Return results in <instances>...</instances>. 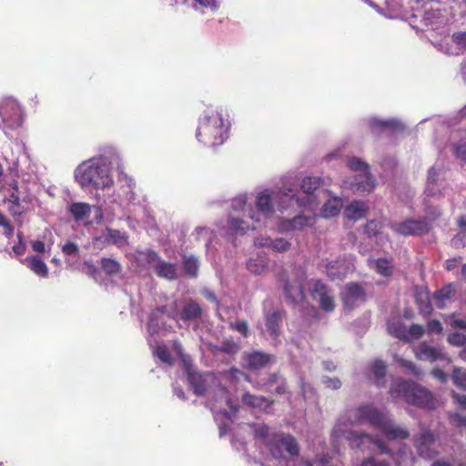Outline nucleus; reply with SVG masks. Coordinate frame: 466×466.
Here are the masks:
<instances>
[{
  "instance_id": "nucleus-1",
  "label": "nucleus",
  "mask_w": 466,
  "mask_h": 466,
  "mask_svg": "<svg viewBox=\"0 0 466 466\" xmlns=\"http://www.w3.org/2000/svg\"><path fill=\"white\" fill-rule=\"evenodd\" d=\"M285 187L278 191L265 189L257 195L256 209L248 206V218L254 222L249 225L243 218L230 216L228 220V228L232 233L245 234L249 229H256L262 221V218H269L274 213V204H277L280 210L290 208Z\"/></svg>"
},
{
  "instance_id": "nucleus-2",
  "label": "nucleus",
  "mask_w": 466,
  "mask_h": 466,
  "mask_svg": "<svg viewBox=\"0 0 466 466\" xmlns=\"http://www.w3.org/2000/svg\"><path fill=\"white\" fill-rule=\"evenodd\" d=\"M118 160V155L114 153L110 159L106 156H99L83 161L75 170V179L86 190L109 188L114 184L110 165Z\"/></svg>"
},
{
  "instance_id": "nucleus-3",
  "label": "nucleus",
  "mask_w": 466,
  "mask_h": 466,
  "mask_svg": "<svg viewBox=\"0 0 466 466\" xmlns=\"http://www.w3.org/2000/svg\"><path fill=\"white\" fill-rule=\"evenodd\" d=\"M254 437L263 443L275 459L289 460L299 455L300 447L294 436L284 432H270L264 424L254 426Z\"/></svg>"
},
{
  "instance_id": "nucleus-4",
  "label": "nucleus",
  "mask_w": 466,
  "mask_h": 466,
  "mask_svg": "<svg viewBox=\"0 0 466 466\" xmlns=\"http://www.w3.org/2000/svg\"><path fill=\"white\" fill-rule=\"evenodd\" d=\"M350 424L369 423L380 431L389 440H404L410 436L408 430L396 425L389 416L380 411L373 405L358 407L349 419Z\"/></svg>"
},
{
  "instance_id": "nucleus-5",
  "label": "nucleus",
  "mask_w": 466,
  "mask_h": 466,
  "mask_svg": "<svg viewBox=\"0 0 466 466\" xmlns=\"http://www.w3.org/2000/svg\"><path fill=\"white\" fill-rule=\"evenodd\" d=\"M228 129V127L219 112L208 111L199 121L196 137L205 146H218L226 140Z\"/></svg>"
},
{
  "instance_id": "nucleus-6",
  "label": "nucleus",
  "mask_w": 466,
  "mask_h": 466,
  "mask_svg": "<svg viewBox=\"0 0 466 466\" xmlns=\"http://www.w3.org/2000/svg\"><path fill=\"white\" fill-rule=\"evenodd\" d=\"M320 178L317 177H304L300 184L301 192L299 194L289 186L285 185L289 202L292 207L296 203L299 207L304 208L309 211H316L322 200L326 198V193L319 188Z\"/></svg>"
},
{
  "instance_id": "nucleus-7",
  "label": "nucleus",
  "mask_w": 466,
  "mask_h": 466,
  "mask_svg": "<svg viewBox=\"0 0 466 466\" xmlns=\"http://www.w3.org/2000/svg\"><path fill=\"white\" fill-rule=\"evenodd\" d=\"M390 392L393 398H403L408 403L425 409H434L435 400L425 388L412 381L396 380Z\"/></svg>"
},
{
  "instance_id": "nucleus-8",
  "label": "nucleus",
  "mask_w": 466,
  "mask_h": 466,
  "mask_svg": "<svg viewBox=\"0 0 466 466\" xmlns=\"http://www.w3.org/2000/svg\"><path fill=\"white\" fill-rule=\"evenodd\" d=\"M346 423L340 419L334 427L332 436L335 439L344 438L353 449H360L361 451H371L377 448L382 454H390V450L383 441L378 438L365 433H358L351 430L346 429Z\"/></svg>"
},
{
  "instance_id": "nucleus-9",
  "label": "nucleus",
  "mask_w": 466,
  "mask_h": 466,
  "mask_svg": "<svg viewBox=\"0 0 466 466\" xmlns=\"http://www.w3.org/2000/svg\"><path fill=\"white\" fill-rule=\"evenodd\" d=\"M0 127L5 133L22 127L24 112L19 103L13 97H3L0 100Z\"/></svg>"
},
{
  "instance_id": "nucleus-10",
  "label": "nucleus",
  "mask_w": 466,
  "mask_h": 466,
  "mask_svg": "<svg viewBox=\"0 0 466 466\" xmlns=\"http://www.w3.org/2000/svg\"><path fill=\"white\" fill-rule=\"evenodd\" d=\"M348 166L351 170L360 172L350 182V188L360 194L370 193L375 184L368 171V165L357 157H352L348 161Z\"/></svg>"
},
{
  "instance_id": "nucleus-11",
  "label": "nucleus",
  "mask_w": 466,
  "mask_h": 466,
  "mask_svg": "<svg viewBox=\"0 0 466 466\" xmlns=\"http://www.w3.org/2000/svg\"><path fill=\"white\" fill-rule=\"evenodd\" d=\"M158 311L167 314L173 319L178 318L183 320H191L198 319L201 315V308L199 304L194 300H189L184 304L181 311L179 312V303L175 300L170 305H165L157 308Z\"/></svg>"
},
{
  "instance_id": "nucleus-12",
  "label": "nucleus",
  "mask_w": 466,
  "mask_h": 466,
  "mask_svg": "<svg viewBox=\"0 0 466 466\" xmlns=\"http://www.w3.org/2000/svg\"><path fill=\"white\" fill-rule=\"evenodd\" d=\"M435 435L428 430L422 429L413 437V445L419 456L431 460L438 455L439 451L435 446Z\"/></svg>"
},
{
  "instance_id": "nucleus-13",
  "label": "nucleus",
  "mask_w": 466,
  "mask_h": 466,
  "mask_svg": "<svg viewBox=\"0 0 466 466\" xmlns=\"http://www.w3.org/2000/svg\"><path fill=\"white\" fill-rule=\"evenodd\" d=\"M390 228L400 235L419 236L427 233L431 228V225L428 218L407 219L399 223H391Z\"/></svg>"
},
{
  "instance_id": "nucleus-14",
  "label": "nucleus",
  "mask_w": 466,
  "mask_h": 466,
  "mask_svg": "<svg viewBox=\"0 0 466 466\" xmlns=\"http://www.w3.org/2000/svg\"><path fill=\"white\" fill-rule=\"evenodd\" d=\"M309 291L312 299L319 303L323 310L329 312L335 309V300L332 293L320 280L310 281Z\"/></svg>"
},
{
  "instance_id": "nucleus-15",
  "label": "nucleus",
  "mask_w": 466,
  "mask_h": 466,
  "mask_svg": "<svg viewBox=\"0 0 466 466\" xmlns=\"http://www.w3.org/2000/svg\"><path fill=\"white\" fill-rule=\"evenodd\" d=\"M210 409L217 416V413L223 414L228 420H230V412L235 413L236 409L233 407L231 399L229 397L228 391L224 387H219L216 392L214 397V401L209 400Z\"/></svg>"
},
{
  "instance_id": "nucleus-16",
  "label": "nucleus",
  "mask_w": 466,
  "mask_h": 466,
  "mask_svg": "<svg viewBox=\"0 0 466 466\" xmlns=\"http://www.w3.org/2000/svg\"><path fill=\"white\" fill-rule=\"evenodd\" d=\"M187 373V380L194 393L203 395L207 392L208 387L214 383L215 377L212 374H201L195 370L191 366L186 368Z\"/></svg>"
},
{
  "instance_id": "nucleus-17",
  "label": "nucleus",
  "mask_w": 466,
  "mask_h": 466,
  "mask_svg": "<svg viewBox=\"0 0 466 466\" xmlns=\"http://www.w3.org/2000/svg\"><path fill=\"white\" fill-rule=\"evenodd\" d=\"M442 174L443 169L441 167L433 166L429 169L425 188L427 196L441 197L444 195L445 183L441 178Z\"/></svg>"
},
{
  "instance_id": "nucleus-18",
  "label": "nucleus",
  "mask_w": 466,
  "mask_h": 466,
  "mask_svg": "<svg viewBox=\"0 0 466 466\" xmlns=\"http://www.w3.org/2000/svg\"><path fill=\"white\" fill-rule=\"evenodd\" d=\"M414 354L420 360L434 362L447 359L446 353L441 347H435L423 341L414 349Z\"/></svg>"
},
{
  "instance_id": "nucleus-19",
  "label": "nucleus",
  "mask_w": 466,
  "mask_h": 466,
  "mask_svg": "<svg viewBox=\"0 0 466 466\" xmlns=\"http://www.w3.org/2000/svg\"><path fill=\"white\" fill-rule=\"evenodd\" d=\"M310 215H298L292 219H282L279 222V228L284 232L291 230H301L305 227H311L314 225L316 220L315 211H311Z\"/></svg>"
},
{
  "instance_id": "nucleus-20",
  "label": "nucleus",
  "mask_w": 466,
  "mask_h": 466,
  "mask_svg": "<svg viewBox=\"0 0 466 466\" xmlns=\"http://www.w3.org/2000/svg\"><path fill=\"white\" fill-rule=\"evenodd\" d=\"M342 300L349 309L354 308L359 302H362L366 299L364 289L357 283H349L345 286L341 292Z\"/></svg>"
},
{
  "instance_id": "nucleus-21",
  "label": "nucleus",
  "mask_w": 466,
  "mask_h": 466,
  "mask_svg": "<svg viewBox=\"0 0 466 466\" xmlns=\"http://www.w3.org/2000/svg\"><path fill=\"white\" fill-rule=\"evenodd\" d=\"M94 242L101 243L104 245H116L118 248H122L127 245V236L126 233L116 229L106 228L99 235L94 238Z\"/></svg>"
},
{
  "instance_id": "nucleus-22",
  "label": "nucleus",
  "mask_w": 466,
  "mask_h": 466,
  "mask_svg": "<svg viewBox=\"0 0 466 466\" xmlns=\"http://www.w3.org/2000/svg\"><path fill=\"white\" fill-rule=\"evenodd\" d=\"M148 258L150 262L156 261L153 268L158 277L168 280H173L177 278V268L175 264L158 259L157 254L153 251L148 254Z\"/></svg>"
},
{
  "instance_id": "nucleus-23",
  "label": "nucleus",
  "mask_w": 466,
  "mask_h": 466,
  "mask_svg": "<svg viewBox=\"0 0 466 466\" xmlns=\"http://www.w3.org/2000/svg\"><path fill=\"white\" fill-rule=\"evenodd\" d=\"M254 245L258 248H269L277 252H285L290 248L291 244L283 238H271L267 236H259L255 238Z\"/></svg>"
},
{
  "instance_id": "nucleus-24",
  "label": "nucleus",
  "mask_w": 466,
  "mask_h": 466,
  "mask_svg": "<svg viewBox=\"0 0 466 466\" xmlns=\"http://www.w3.org/2000/svg\"><path fill=\"white\" fill-rule=\"evenodd\" d=\"M91 210L92 207L84 202L73 203L69 208V212L73 216L74 219L83 225H89L91 223Z\"/></svg>"
},
{
  "instance_id": "nucleus-25",
  "label": "nucleus",
  "mask_w": 466,
  "mask_h": 466,
  "mask_svg": "<svg viewBox=\"0 0 466 466\" xmlns=\"http://www.w3.org/2000/svg\"><path fill=\"white\" fill-rule=\"evenodd\" d=\"M368 206L364 201L354 200L344 209V215L351 220H359L366 217L368 213Z\"/></svg>"
},
{
  "instance_id": "nucleus-26",
  "label": "nucleus",
  "mask_w": 466,
  "mask_h": 466,
  "mask_svg": "<svg viewBox=\"0 0 466 466\" xmlns=\"http://www.w3.org/2000/svg\"><path fill=\"white\" fill-rule=\"evenodd\" d=\"M119 170L118 179L122 182H125L127 185L128 190L126 192V198L127 204L128 206H137L140 204V200L137 199L136 193L133 190V187H135V182L132 177H128L121 168V167H117Z\"/></svg>"
},
{
  "instance_id": "nucleus-27",
  "label": "nucleus",
  "mask_w": 466,
  "mask_h": 466,
  "mask_svg": "<svg viewBox=\"0 0 466 466\" xmlns=\"http://www.w3.org/2000/svg\"><path fill=\"white\" fill-rule=\"evenodd\" d=\"M451 46L447 53L451 56H459L466 52V31H459L452 34Z\"/></svg>"
},
{
  "instance_id": "nucleus-28",
  "label": "nucleus",
  "mask_w": 466,
  "mask_h": 466,
  "mask_svg": "<svg viewBox=\"0 0 466 466\" xmlns=\"http://www.w3.org/2000/svg\"><path fill=\"white\" fill-rule=\"evenodd\" d=\"M326 270L327 275L330 279H341L347 275L349 267L344 261L336 260L329 262L326 266Z\"/></svg>"
},
{
  "instance_id": "nucleus-29",
  "label": "nucleus",
  "mask_w": 466,
  "mask_h": 466,
  "mask_svg": "<svg viewBox=\"0 0 466 466\" xmlns=\"http://www.w3.org/2000/svg\"><path fill=\"white\" fill-rule=\"evenodd\" d=\"M343 206L342 199L339 198H332L325 201L320 211V216L329 218L336 217L339 214Z\"/></svg>"
},
{
  "instance_id": "nucleus-30",
  "label": "nucleus",
  "mask_w": 466,
  "mask_h": 466,
  "mask_svg": "<svg viewBox=\"0 0 466 466\" xmlns=\"http://www.w3.org/2000/svg\"><path fill=\"white\" fill-rule=\"evenodd\" d=\"M23 262L37 276L42 278L47 277V266L40 258L36 256L27 257Z\"/></svg>"
},
{
  "instance_id": "nucleus-31",
  "label": "nucleus",
  "mask_w": 466,
  "mask_h": 466,
  "mask_svg": "<svg viewBox=\"0 0 466 466\" xmlns=\"http://www.w3.org/2000/svg\"><path fill=\"white\" fill-rule=\"evenodd\" d=\"M284 291L286 298L293 303L302 301L305 298L302 284L299 281H296L294 284L286 283Z\"/></svg>"
},
{
  "instance_id": "nucleus-32",
  "label": "nucleus",
  "mask_w": 466,
  "mask_h": 466,
  "mask_svg": "<svg viewBox=\"0 0 466 466\" xmlns=\"http://www.w3.org/2000/svg\"><path fill=\"white\" fill-rule=\"evenodd\" d=\"M282 317L279 311H273L266 315V326L270 336L276 340L279 335V327Z\"/></svg>"
},
{
  "instance_id": "nucleus-33",
  "label": "nucleus",
  "mask_w": 466,
  "mask_h": 466,
  "mask_svg": "<svg viewBox=\"0 0 466 466\" xmlns=\"http://www.w3.org/2000/svg\"><path fill=\"white\" fill-rule=\"evenodd\" d=\"M272 357L268 354L262 353L260 351H254L248 354L246 360L251 369L258 370L266 366L270 362Z\"/></svg>"
},
{
  "instance_id": "nucleus-34",
  "label": "nucleus",
  "mask_w": 466,
  "mask_h": 466,
  "mask_svg": "<svg viewBox=\"0 0 466 466\" xmlns=\"http://www.w3.org/2000/svg\"><path fill=\"white\" fill-rule=\"evenodd\" d=\"M194 239L198 242H204L207 250L209 249L211 242L215 238V233L206 227H198L192 234Z\"/></svg>"
},
{
  "instance_id": "nucleus-35",
  "label": "nucleus",
  "mask_w": 466,
  "mask_h": 466,
  "mask_svg": "<svg viewBox=\"0 0 466 466\" xmlns=\"http://www.w3.org/2000/svg\"><path fill=\"white\" fill-rule=\"evenodd\" d=\"M369 265L381 276L388 277L392 274L393 267L386 258L369 259Z\"/></svg>"
},
{
  "instance_id": "nucleus-36",
  "label": "nucleus",
  "mask_w": 466,
  "mask_h": 466,
  "mask_svg": "<svg viewBox=\"0 0 466 466\" xmlns=\"http://www.w3.org/2000/svg\"><path fill=\"white\" fill-rule=\"evenodd\" d=\"M242 400L244 404L260 410H266L270 406V402L266 398L251 395L249 393L244 394Z\"/></svg>"
},
{
  "instance_id": "nucleus-37",
  "label": "nucleus",
  "mask_w": 466,
  "mask_h": 466,
  "mask_svg": "<svg viewBox=\"0 0 466 466\" xmlns=\"http://www.w3.org/2000/svg\"><path fill=\"white\" fill-rule=\"evenodd\" d=\"M451 293L452 291L450 287H446L435 292L433 299L437 308L441 309H445L447 307V302L450 301L451 298Z\"/></svg>"
},
{
  "instance_id": "nucleus-38",
  "label": "nucleus",
  "mask_w": 466,
  "mask_h": 466,
  "mask_svg": "<svg viewBox=\"0 0 466 466\" xmlns=\"http://www.w3.org/2000/svg\"><path fill=\"white\" fill-rule=\"evenodd\" d=\"M387 329L390 335L405 340V338L407 337V328L400 321H389Z\"/></svg>"
},
{
  "instance_id": "nucleus-39",
  "label": "nucleus",
  "mask_w": 466,
  "mask_h": 466,
  "mask_svg": "<svg viewBox=\"0 0 466 466\" xmlns=\"http://www.w3.org/2000/svg\"><path fill=\"white\" fill-rule=\"evenodd\" d=\"M416 301L419 305L420 313L428 316L432 311V307L427 292H418L416 294Z\"/></svg>"
},
{
  "instance_id": "nucleus-40",
  "label": "nucleus",
  "mask_w": 466,
  "mask_h": 466,
  "mask_svg": "<svg viewBox=\"0 0 466 466\" xmlns=\"http://www.w3.org/2000/svg\"><path fill=\"white\" fill-rule=\"evenodd\" d=\"M183 267L187 275L196 277L199 268L198 259L194 256L185 257L183 259Z\"/></svg>"
},
{
  "instance_id": "nucleus-41",
  "label": "nucleus",
  "mask_w": 466,
  "mask_h": 466,
  "mask_svg": "<svg viewBox=\"0 0 466 466\" xmlns=\"http://www.w3.org/2000/svg\"><path fill=\"white\" fill-rule=\"evenodd\" d=\"M5 201L9 204L8 211L13 217L20 216L25 211L22 202H18L17 197L8 196Z\"/></svg>"
},
{
  "instance_id": "nucleus-42",
  "label": "nucleus",
  "mask_w": 466,
  "mask_h": 466,
  "mask_svg": "<svg viewBox=\"0 0 466 466\" xmlns=\"http://www.w3.org/2000/svg\"><path fill=\"white\" fill-rule=\"evenodd\" d=\"M373 374L376 379V384L379 387L384 385V377L386 374V365L381 360H376L372 367Z\"/></svg>"
},
{
  "instance_id": "nucleus-43",
  "label": "nucleus",
  "mask_w": 466,
  "mask_h": 466,
  "mask_svg": "<svg viewBox=\"0 0 466 466\" xmlns=\"http://www.w3.org/2000/svg\"><path fill=\"white\" fill-rule=\"evenodd\" d=\"M101 267L108 275H117L121 271V265L118 261L112 258H103Z\"/></svg>"
},
{
  "instance_id": "nucleus-44",
  "label": "nucleus",
  "mask_w": 466,
  "mask_h": 466,
  "mask_svg": "<svg viewBox=\"0 0 466 466\" xmlns=\"http://www.w3.org/2000/svg\"><path fill=\"white\" fill-rule=\"evenodd\" d=\"M370 126L371 127V128L382 127V128L399 129L401 127V124L394 119L382 121V120H379L377 118H370Z\"/></svg>"
},
{
  "instance_id": "nucleus-45",
  "label": "nucleus",
  "mask_w": 466,
  "mask_h": 466,
  "mask_svg": "<svg viewBox=\"0 0 466 466\" xmlns=\"http://www.w3.org/2000/svg\"><path fill=\"white\" fill-rule=\"evenodd\" d=\"M394 360L401 368L406 370L410 374L414 375L416 377L420 376V370L410 360H404L403 358L398 356H394Z\"/></svg>"
},
{
  "instance_id": "nucleus-46",
  "label": "nucleus",
  "mask_w": 466,
  "mask_h": 466,
  "mask_svg": "<svg viewBox=\"0 0 466 466\" xmlns=\"http://www.w3.org/2000/svg\"><path fill=\"white\" fill-rule=\"evenodd\" d=\"M231 208L236 211L243 212L248 218V208H247V196L239 195L232 200Z\"/></svg>"
},
{
  "instance_id": "nucleus-47",
  "label": "nucleus",
  "mask_w": 466,
  "mask_h": 466,
  "mask_svg": "<svg viewBox=\"0 0 466 466\" xmlns=\"http://www.w3.org/2000/svg\"><path fill=\"white\" fill-rule=\"evenodd\" d=\"M195 5H193L195 9H198V5L200 7L210 8L212 11H216L218 9V5L216 0H193ZM177 4H187L189 0H175Z\"/></svg>"
},
{
  "instance_id": "nucleus-48",
  "label": "nucleus",
  "mask_w": 466,
  "mask_h": 466,
  "mask_svg": "<svg viewBox=\"0 0 466 466\" xmlns=\"http://www.w3.org/2000/svg\"><path fill=\"white\" fill-rule=\"evenodd\" d=\"M425 332L424 328L419 324H412L407 329V337L405 340H412L420 339Z\"/></svg>"
},
{
  "instance_id": "nucleus-49",
  "label": "nucleus",
  "mask_w": 466,
  "mask_h": 466,
  "mask_svg": "<svg viewBox=\"0 0 466 466\" xmlns=\"http://www.w3.org/2000/svg\"><path fill=\"white\" fill-rule=\"evenodd\" d=\"M155 353L162 362L167 363L168 365L173 364V360L170 356V353L165 345H163V344L157 345L156 348Z\"/></svg>"
},
{
  "instance_id": "nucleus-50",
  "label": "nucleus",
  "mask_w": 466,
  "mask_h": 466,
  "mask_svg": "<svg viewBox=\"0 0 466 466\" xmlns=\"http://www.w3.org/2000/svg\"><path fill=\"white\" fill-rule=\"evenodd\" d=\"M452 380L457 386L466 390V370L461 368L454 369Z\"/></svg>"
},
{
  "instance_id": "nucleus-51",
  "label": "nucleus",
  "mask_w": 466,
  "mask_h": 466,
  "mask_svg": "<svg viewBox=\"0 0 466 466\" xmlns=\"http://www.w3.org/2000/svg\"><path fill=\"white\" fill-rule=\"evenodd\" d=\"M8 196H14V197H17L18 198V202H22V203H29L31 202V198L30 196L25 192V191H23L18 186L16 183H15L12 187H11V192L9 193Z\"/></svg>"
},
{
  "instance_id": "nucleus-52",
  "label": "nucleus",
  "mask_w": 466,
  "mask_h": 466,
  "mask_svg": "<svg viewBox=\"0 0 466 466\" xmlns=\"http://www.w3.org/2000/svg\"><path fill=\"white\" fill-rule=\"evenodd\" d=\"M0 227L4 229V235L10 238L14 235L15 228L7 217L0 211Z\"/></svg>"
},
{
  "instance_id": "nucleus-53",
  "label": "nucleus",
  "mask_w": 466,
  "mask_h": 466,
  "mask_svg": "<svg viewBox=\"0 0 466 466\" xmlns=\"http://www.w3.org/2000/svg\"><path fill=\"white\" fill-rule=\"evenodd\" d=\"M265 263L262 260L249 259L247 262L248 269L254 274H261L265 269Z\"/></svg>"
},
{
  "instance_id": "nucleus-54",
  "label": "nucleus",
  "mask_w": 466,
  "mask_h": 466,
  "mask_svg": "<svg viewBox=\"0 0 466 466\" xmlns=\"http://www.w3.org/2000/svg\"><path fill=\"white\" fill-rule=\"evenodd\" d=\"M381 228L380 222L377 220H370L365 226V233L369 237L376 236Z\"/></svg>"
},
{
  "instance_id": "nucleus-55",
  "label": "nucleus",
  "mask_w": 466,
  "mask_h": 466,
  "mask_svg": "<svg viewBox=\"0 0 466 466\" xmlns=\"http://www.w3.org/2000/svg\"><path fill=\"white\" fill-rule=\"evenodd\" d=\"M445 322L452 329H460L466 330V320L455 319L453 315L445 318Z\"/></svg>"
},
{
  "instance_id": "nucleus-56",
  "label": "nucleus",
  "mask_w": 466,
  "mask_h": 466,
  "mask_svg": "<svg viewBox=\"0 0 466 466\" xmlns=\"http://www.w3.org/2000/svg\"><path fill=\"white\" fill-rule=\"evenodd\" d=\"M454 152L458 158L466 163V137L454 147Z\"/></svg>"
},
{
  "instance_id": "nucleus-57",
  "label": "nucleus",
  "mask_w": 466,
  "mask_h": 466,
  "mask_svg": "<svg viewBox=\"0 0 466 466\" xmlns=\"http://www.w3.org/2000/svg\"><path fill=\"white\" fill-rule=\"evenodd\" d=\"M448 342L453 346H462L466 342V337L462 333L454 332L449 335Z\"/></svg>"
},
{
  "instance_id": "nucleus-58",
  "label": "nucleus",
  "mask_w": 466,
  "mask_h": 466,
  "mask_svg": "<svg viewBox=\"0 0 466 466\" xmlns=\"http://www.w3.org/2000/svg\"><path fill=\"white\" fill-rule=\"evenodd\" d=\"M62 251L67 256H78L79 255V248L78 246L71 241L66 242L62 247Z\"/></svg>"
},
{
  "instance_id": "nucleus-59",
  "label": "nucleus",
  "mask_w": 466,
  "mask_h": 466,
  "mask_svg": "<svg viewBox=\"0 0 466 466\" xmlns=\"http://www.w3.org/2000/svg\"><path fill=\"white\" fill-rule=\"evenodd\" d=\"M451 244L453 248H460L466 246V234L464 232H461L454 236L451 240Z\"/></svg>"
},
{
  "instance_id": "nucleus-60",
  "label": "nucleus",
  "mask_w": 466,
  "mask_h": 466,
  "mask_svg": "<svg viewBox=\"0 0 466 466\" xmlns=\"http://www.w3.org/2000/svg\"><path fill=\"white\" fill-rule=\"evenodd\" d=\"M157 312L162 313L161 311H158L157 308L149 317L147 328L151 333H157L159 329V324L156 321V316Z\"/></svg>"
},
{
  "instance_id": "nucleus-61",
  "label": "nucleus",
  "mask_w": 466,
  "mask_h": 466,
  "mask_svg": "<svg viewBox=\"0 0 466 466\" xmlns=\"http://www.w3.org/2000/svg\"><path fill=\"white\" fill-rule=\"evenodd\" d=\"M359 466H390V464L385 461H378L373 457H370L363 460Z\"/></svg>"
},
{
  "instance_id": "nucleus-62",
  "label": "nucleus",
  "mask_w": 466,
  "mask_h": 466,
  "mask_svg": "<svg viewBox=\"0 0 466 466\" xmlns=\"http://www.w3.org/2000/svg\"><path fill=\"white\" fill-rule=\"evenodd\" d=\"M427 329H428V333L440 334L442 332V326L439 320L432 319L428 322Z\"/></svg>"
},
{
  "instance_id": "nucleus-63",
  "label": "nucleus",
  "mask_w": 466,
  "mask_h": 466,
  "mask_svg": "<svg viewBox=\"0 0 466 466\" xmlns=\"http://www.w3.org/2000/svg\"><path fill=\"white\" fill-rule=\"evenodd\" d=\"M323 383L326 385L327 388L332 390H338L341 386L340 380L337 378L325 377L323 378Z\"/></svg>"
},
{
  "instance_id": "nucleus-64",
  "label": "nucleus",
  "mask_w": 466,
  "mask_h": 466,
  "mask_svg": "<svg viewBox=\"0 0 466 466\" xmlns=\"http://www.w3.org/2000/svg\"><path fill=\"white\" fill-rule=\"evenodd\" d=\"M452 398L454 401L461 408L466 410V395H461L456 392H452Z\"/></svg>"
}]
</instances>
